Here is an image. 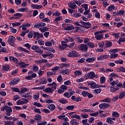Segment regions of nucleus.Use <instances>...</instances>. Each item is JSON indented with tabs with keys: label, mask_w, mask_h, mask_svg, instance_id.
Returning a JSON list of instances; mask_svg holds the SVG:
<instances>
[{
	"label": "nucleus",
	"mask_w": 125,
	"mask_h": 125,
	"mask_svg": "<svg viewBox=\"0 0 125 125\" xmlns=\"http://www.w3.org/2000/svg\"><path fill=\"white\" fill-rule=\"evenodd\" d=\"M88 48L87 45L84 44H82L79 46V49L81 50L82 51H87Z\"/></svg>",
	"instance_id": "obj_9"
},
{
	"label": "nucleus",
	"mask_w": 125,
	"mask_h": 125,
	"mask_svg": "<svg viewBox=\"0 0 125 125\" xmlns=\"http://www.w3.org/2000/svg\"><path fill=\"white\" fill-rule=\"evenodd\" d=\"M20 28H22L23 31H26L27 28L31 27V23H24L22 25H21Z\"/></svg>",
	"instance_id": "obj_7"
},
{
	"label": "nucleus",
	"mask_w": 125,
	"mask_h": 125,
	"mask_svg": "<svg viewBox=\"0 0 125 125\" xmlns=\"http://www.w3.org/2000/svg\"><path fill=\"white\" fill-rule=\"evenodd\" d=\"M96 58L95 57L87 58L85 60L86 62L87 63H92L94 61H95Z\"/></svg>",
	"instance_id": "obj_21"
},
{
	"label": "nucleus",
	"mask_w": 125,
	"mask_h": 125,
	"mask_svg": "<svg viewBox=\"0 0 125 125\" xmlns=\"http://www.w3.org/2000/svg\"><path fill=\"white\" fill-rule=\"evenodd\" d=\"M37 77V74L36 73H33L31 75L27 76L25 77V80H31Z\"/></svg>",
	"instance_id": "obj_17"
},
{
	"label": "nucleus",
	"mask_w": 125,
	"mask_h": 125,
	"mask_svg": "<svg viewBox=\"0 0 125 125\" xmlns=\"http://www.w3.org/2000/svg\"><path fill=\"white\" fill-rule=\"evenodd\" d=\"M45 91L46 92H53L54 90L52 89V88L48 87L45 89Z\"/></svg>",
	"instance_id": "obj_63"
},
{
	"label": "nucleus",
	"mask_w": 125,
	"mask_h": 125,
	"mask_svg": "<svg viewBox=\"0 0 125 125\" xmlns=\"http://www.w3.org/2000/svg\"><path fill=\"white\" fill-rule=\"evenodd\" d=\"M73 29V25L70 24H67V25L64 28V30L66 31H71Z\"/></svg>",
	"instance_id": "obj_29"
},
{
	"label": "nucleus",
	"mask_w": 125,
	"mask_h": 125,
	"mask_svg": "<svg viewBox=\"0 0 125 125\" xmlns=\"http://www.w3.org/2000/svg\"><path fill=\"white\" fill-rule=\"evenodd\" d=\"M101 89L99 88V89H96L93 90V92L94 94H99L100 92H101Z\"/></svg>",
	"instance_id": "obj_38"
},
{
	"label": "nucleus",
	"mask_w": 125,
	"mask_h": 125,
	"mask_svg": "<svg viewBox=\"0 0 125 125\" xmlns=\"http://www.w3.org/2000/svg\"><path fill=\"white\" fill-rule=\"evenodd\" d=\"M9 59L10 60H11L12 61H13L14 62H15V63H17V64H18L19 63V60L18 59H17V58L14 57H12V56H10L9 57Z\"/></svg>",
	"instance_id": "obj_31"
},
{
	"label": "nucleus",
	"mask_w": 125,
	"mask_h": 125,
	"mask_svg": "<svg viewBox=\"0 0 125 125\" xmlns=\"http://www.w3.org/2000/svg\"><path fill=\"white\" fill-rule=\"evenodd\" d=\"M94 117H90L88 120L89 124L90 125H91V124H93L94 123Z\"/></svg>",
	"instance_id": "obj_49"
},
{
	"label": "nucleus",
	"mask_w": 125,
	"mask_h": 125,
	"mask_svg": "<svg viewBox=\"0 0 125 125\" xmlns=\"http://www.w3.org/2000/svg\"><path fill=\"white\" fill-rule=\"evenodd\" d=\"M63 96L66 98H70V97H71V96L70 94V93L66 92L63 94Z\"/></svg>",
	"instance_id": "obj_45"
},
{
	"label": "nucleus",
	"mask_w": 125,
	"mask_h": 125,
	"mask_svg": "<svg viewBox=\"0 0 125 125\" xmlns=\"http://www.w3.org/2000/svg\"><path fill=\"white\" fill-rule=\"evenodd\" d=\"M13 27H16L17 26H20L21 25V22H15L12 23Z\"/></svg>",
	"instance_id": "obj_50"
},
{
	"label": "nucleus",
	"mask_w": 125,
	"mask_h": 125,
	"mask_svg": "<svg viewBox=\"0 0 125 125\" xmlns=\"http://www.w3.org/2000/svg\"><path fill=\"white\" fill-rule=\"evenodd\" d=\"M20 82V79L19 78H15L12 81L10 82V84L11 85H14L15 84H17L18 83Z\"/></svg>",
	"instance_id": "obj_11"
},
{
	"label": "nucleus",
	"mask_w": 125,
	"mask_h": 125,
	"mask_svg": "<svg viewBox=\"0 0 125 125\" xmlns=\"http://www.w3.org/2000/svg\"><path fill=\"white\" fill-rule=\"evenodd\" d=\"M39 30L41 31V33H44V32H46V31H47V28L46 27H44L39 28Z\"/></svg>",
	"instance_id": "obj_48"
},
{
	"label": "nucleus",
	"mask_w": 125,
	"mask_h": 125,
	"mask_svg": "<svg viewBox=\"0 0 125 125\" xmlns=\"http://www.w3.org/2000/svg\"><path fill=\"white\" fill-rule=\"evenodd\" d=\"M98 45L99 47L103 48L104 47V45H105V42H104V41H102L98 44Z\"/></svg>",
	"instance_id": "obj_40"
},
{
	"label": "nucleus",
	"mask_w": 125,
	"mask_h": 125,
	"mask_svg": "<svg viewBox=\"0 0 125 125\" xmlns=\"http://www.w3.org/2000/svg\"><path fill=\"white\" fill-rule=\"evenodd\" d=\"M64 41H62V46L61 45H60L59 46V49H60L61 50H63L64 49H65V48H66V47H67V46H68V45L66 43H68V42H74V38H72V37H68L67 38H65L64 39Z\"/></svg>",
	"instance_id": "obj_1"
},
{
	"label": "nucleus",
	"mask_w": 125,
	"mask_h": 125,
	"mask_svg": "<svg viewBox=\"0 0 125 125\" xmlns=\"http://www.w3.org/2000/svg\"><path fill=\"white\" fill-rule=\"evenodd\" d=\"M105 46L106 48L111 47V46H112V42L110 41H106L105 43Z\"/></svg>",
	"instance_id": "obj_34"
},
{
	"label": "nucleus",
	"mask_w": 125,
	"mask_h": 125,
	"mask_svg": "<svg viewBox=\"0 0 125 125\" xmlns=\"http://www.w3.org/2000/svg\"><path fill=\"white\" fill-rule=\"evenodd\" d=\"M29 89L26 88V87H23L21 88V93H25V92H27V91H29Z\"/></svg>",
	"instance_id": "obj_41"
},
{
	"label": "nucleus",
	"mask_w": 125,
	"mask_h": 125,
	"mask_svg": "<svg viewBox=\"0 0 125 125\" xmlns=\"http://www.w3.org/2000/svg\"><path fill=\"white\" fill-rule=\"evenodd\" d=\"M116 9H117V7H115L113 5H110L107 8V10H108V11H113V10H116Z\"/></svg>",
	"instance_id": "obj_27"
},
{
	"label": "nucleus",
	"mask_w": 125,
	"mask_h": 125,
	"mask_svg": "<svg viewBox=\"0 0 125 125\" xmlns=\"http://www.w3.org/2000/svg\"><path fill=\"white\" fill-rule=\"evenodd\" d=\"M95 38L97 41H102L104 38V35L103 34H94Z\"/></svg>",
	"instance_id": "obj_15"
},
{
	"label": "nucleus",
	"mask_w": 125,
	"mask_h": 125,
	"mask_svg": "<svg viewBox=\"0 0 125 125\" xmlns=\"http://www.w3.org/2000/svg\"><path fill=\"white\" fill-rule=\"evenodd\" d=\"M48 86L51 87L52 86V88H54V89H56V88L57 87V84H56V83H55V82L52 83H48L47 84Z\"/></svg>",
	"instance_id": "obj_26"
},
{
	"label": "nucleus",
	"mask_w": 125,
	"mask_h": 125,
	"mask_svg": "<svg viewBox=\"0 0 125 125\" xmlns=\"http://www.w3.org/2000/svg\"><path fill=\"white\" fill-rule=\"evenodd\" d=\"M42 119V116L39 114H37L35 117L34 119L36 120V121H40Z\"/></svg>",
	"instance_id": "obj_55"
},
{
	"label": "nucleus",
	"mask_w": 125,
	"mask_h": 125,
	"mask_svg": "<svg viewBox=\"0 0 125 125\" xmlns=\"http://www.w3.org/2000/svg\"><path fill=\"white\" fill-rule=\"evenodd\" d=\"M47 122L46 121H42L41 122L38 123L37 125H46Z\"/></svg>",
	"instance_id": "obj_64"
},
{
	"label": "nucleus",
	"mask_w": 125,
	"mask_h": 125,
	"mask_svg": "<svg viewBox=\"0 0 125 125\" xmlns=\"http://www.w3.org/2000/svg\"><path fill=\"white\" fill-rule=\"evenodd\" d=\"M100 82L101 83H104V82H106V78H105V77L102 76L101 77Z\"/></svg>",
	"instance_id": "obj_61"
},
{
	"label": "nucleus",
	"mask_w": 125,
	"mask_h": 125,
	"mask_svg": "<svg viewBox=\"0 0 125 125\" xmlns=\"http://www.w3.org/2000/svg\"><path fill=\"white\" fill-rule=\"evenodd\" d=\"M81 118H83V119H87V118H88V115L86 113H84V114L82 113L81 114Z\"/></svg>",
	"instance_id": "obj_52"
},
{
	"label": "nucleus",
	"mask_w": 125,
	"mask_h": 125,
	"mask_svg": "<svg viewBox=\"0 0 125 125\" xmlns=\"http://www.w3.org/2000/svg\"><path fill=\"white\" fill-rule=\"evenodd\" d=\"M41 84H46L47 83V80L44 77H42L40 79Z\"/></svg>",
	"instance_id": "obj_24"
},
{
	"label": "nucleus",
	"mask_w": 125,
	"mask_h": 125,
	"mask_svg": "<svg viewBox=\"0 0 125 125\" xmlns=\"http://www.w3.org/2000/svg\"><path fill=\"white\" fill-rule=\"evenodd\" d=\"M10 68V66L8 65H4L2 66V69L3 71H8Z\"/></svg>",
	"instance_id": "obj_39"
},
{
	"label": "nucleus",
	"mask_w": 125,
	"mask_h": 125,
	"mask_svg": "<svg viewBox=\"0 0 125 125\" xmlns=\"http://www.w3.org/2000/svg\"><path fill=\"white\" fill-rule=\"evenodd\" d=\"M112 116L115 118H118V117H120V114L116 111H114L112 114Z\"/></svg>",
	"instance_id": "obj_43"
},
{
	"label": "nucleus",
	"mask_w": 125,
	"mask_h": 125,
	"mask_svg": "<svg viewBox=\"0 0 125 125\" xmlns=\"http://www.w3.org/2000/svg\"><path fill=\"white\" fill-rule=\"evenodd\" d=\"M83 74V72L82 71V70H77L74 72V75L76 76V77H78V76H81V75Z\"/></svg>",
	"instance_id": "obj_28"
},
{
	"label": "nucleus",
	"mask_w": 125,
	"mask_h": 125,
	"mask_svg": "<svg viewBox=\"0 0 125 125\" xmlns=\"http://www.w3.org/2000/svg\"><path fill=\"white\" fill-rule=\"evenodd\" d=\"M87 85H90L91 88L94 89V88H96L98 87V85L96 84V83L93 81L89 82L87 83Z\"/></svg>",
	"instance_id": "obj_6"
},
{
	"label": "nucleus",
	"mask_w": 125,
	"mask_h": 125,
	"mask_svg": "<svg viewBox=\"0 0 125 125\" xmlns=\"http://www.w3.org/2000/svg\"><path fill=\"white\" fill-rule=\"evenodd\" d=\"M117 57H118V54H117V53L111 54H110L111 59H113L114 58H117Z\"/></svg>",
	"instance_id": "obj_56"
},
{
	"label": "nucleus",
	"mask_w": 125,
	"mask_h": 125,
	"mask_svg": "<svg viewBox=\"0 0 125 125\" xmlns=\"http://www.w3.org/2000/svg\"><path fill=\"white\" fill-rule=\"evenodd\" d=\"M75 108V106L74 105H68L66 107V109L68 110H74V108Z\"/></svg>",
	"instance_id": "obj_47"
},
{
	"label": "nucleus",
	"mask_w": 125,
	"mask_h": 125,
	"mask_svg": "<svg viewBox=\"0 0 125 125\" xmlns=\"http://www.w3.org/2000/svg\"><path fill=\"white\" fill-rule=\"evenodd\" d=\"M114 62L116 64H120L122 65V64H124V61L123 60H118L114 61Z\"/></svg>",
	"instance_id": "obj_42"
},
{
	"label": "nucleus",
	"mask_w": 125,
	"mask_h": 125,
	"mask_svg": "<svg viewBox=\"0 0 125 125\" xmlns=\"http://www.w3.org/2000/svg\"><path fill=\"white\" fill-rule=\"evenodd\" d=\"M5 108H6V114L7 116H10L11 114L10 113H12V109H11V107L5 105Z\"/></svg>",
	"instance_id": "obj_13"
},
{
	"label": "nucleus",
	"mask_w": 125,
	"mask_h": 125,
	"mask_svg": "<svg viewBox=\"0 0 125 125\" xmlns=\"http://www.w3.org/2000/svg\"><path fill=\"white\" fill-rule=\"evenodd\" d=\"M90 80H92L95 78V73L94 71L88 72L87 74Z\"/></svg>",
	"instance_id": "obj_14"
},
{
	"label": "nucleus",
	"mask_w": 125,
	"mask_h": 125,
	"mask_svg": "<svg viewBox=\"0 0 125 125\" xmlns=\"http://www.w3.org/2000/svg\"><path fill=\"white\" fill-rule=\"evenodd\" d=\"M125 13L124 10H121L117 12V14H116V15H123Z\"/></svg>",
	"instance_id": "obj_62"
},
{
	"label": "nucleus",
	"mask_w": 125,
	"mask_h": 125,
	"mask_svg": "<svg viewBox=\"0 0 125 125\" xmlns=\"http://www.w3.org/2000/svg\"><path fill=\"white\" fill-rule=\"evenodd\" d=\"M106 123H108V124H110V125H113V124H114V121L112 120L111 118L107 117L106 118Z\"/></svg>",
	"instance_id": "obj_37"
},
{
	"label": "nucleus",
	"mask_w": 125,
	"mask_h": 125,
	"mask_svg": "<svg viewBox=\"0 0 125 125\" xmlns=\"http://www.w3.org/2000/svg\"><path fill=\"white\" fill-rule=\"evenodd\" d=\"M101 102H106L107 103H110L111 102V99L110 98H107L101 101Z\"/></svg>",
	"instance_id": "obj_44"
},
{
	"label": "nucleus",
	"mask_w": 125,
	"mask_h": 125,
	"mask_svg": "<svg viewBox=\"0 0 125 125\" xmlns=\"http://www.w3.org/2000/svg\"><path fill=\"white\" fill-rule=\"evenodd\" d=\"M60 20H62V17L60 16L59 17H57L56 19H54V21L55 22H57V23H58V22H59Z\"/></svg>",
	"instance_id": "obj_54"
},
{
	"label": "nucleus",
	"mask_w": 125,
	"mask_h": 125,
	"mask_svg": "<svg viewBox=\"0 0 125 125\" xmlns=\"http://www.w3.org/2000/svg\"><path fill=\"white\" fill-rule=\"evenodd\" d=\"M108 58V55H101L97 57V60L101 61V60H104V59H106Z\"/></svg>",
	"instance_id": "obj_19"
},
{
	"label": "nucleus",
	"mask_w": 125,
	"mask_h": 125,
	"mask_svg": "<svg viewBox=\"0 0 125 125\" xmlns=\"http://www.w3.org/2000/svg\"><path fill=\"white\" fill-rule=\"evenodd\" d=\"M24 104V102L22 100H19L17 101V105H23Z\"/></svg>",
	"instance_id": "obj_59"
},
{
	"label": "nucleus",
	"mask_w": 125,
	"mask_h": 125,
	"mask_svg": "<svg viewBox=\"0 0 125 125\" xmlns=\"http://www.w3.org/2000/svg\"><path fill=\"white\" fill-rule=\"evenodd\" d=\"M72 16L73 17H75V18H79V17H81V16H82V14L80 13L73 14Z\"/></svg>",
	"instance_id": "obj_60"
},
{
	"label": "nucleus",
	"mask_w": 125,
	"mask_h": 125,
	"mask_svg": "<svg viewBox=\"0 0 125 125\" xmlns=\"http://www.w3.org/2000/svg\"><path fill=\"white\" fill-rule=\"evenodd\" d=\"M68 6L70 8H72V9H76L77 7H78V6L76 4V3L75 2V1L74 2H70L68 3Z\"/></svg>",
	"instance_id": "obj_8"
},
{
	"label": "nucleus",
	"mask_w": 125,
	"mask_h": 125,
	"mask_svg": "<svg viewBox=\"0 0 125 125\" xmlns=\"http://www.w3.org/2000/svg\"><path fill=\"white\" fill-rule=\"evenodd\" d=\"M18 66H19L20 67H21V68H25V67H28V66H29V64H26V63L20 61L18 62Z\"/></svg>",
	"instance_id": "obj_16"
},
{
	"label": "nucleus",
	"mask_w": 125,
	"mask_h": 125,
	"mask_svg": "<svg viewBox=\"0 0 125 125\" xmlns=\"http://www.w3.org/2000/svg\"><path fill=\"white\" fill-rule=\"evenodd\" d=\"M70 124H71V125H78V124H79V122H78L77 120H72L71 121Z\"/></svg>",
	"instance_id": "obj_57"
},
{
	"label": "nucleus",
	"mask_w": 125,
	"mask_h": 125,
	"mask_svg": "<svg viewBox=\"0 0 125 125\" xmlns=\"http://www.w3.org/2000/svg\"><path fill=\"white\" fill-rule=\"evenodd\" d=\"M58 101V102L61 103L62 104H67V103H68V101H67V100H66L65 98H62L59 99Z\"/></svg>",
	"instance_id": "obj_23"
},
{
	"label": "nucleus",
	"mask_w": 125,
	"mask_h": 125,
	"mask_svg": "<svg viewBox=\"0 0 125 125\" xmlns=\"http://www.w3.org/2000/svg\"><path fill=\"white\" fill-rule=\"evenodd\" d=\"M44 88H45L44 85H42L40 87L32 88V89H37V90H40V89H44Z\"/></svg>",
	"instance_id": "obj_46"
},
{
	"label": "nucleus",
	"mask_w": 125,
	"mask_h": 125,
	"mask_svg": "<svg viewBox=\"0 0 125 125\" xmlns=\"http://www.w3.org/2000/svg\"><path fill=\"white\" fill-rule=\"evenodd\" d=\"M16 40V39H15L14 36H10L8 40V42L10 44V45H12V46H14V42H15Z\"/></svg>",
	"instance_id": "obj_3"
},
{
	"label": "nucleus",
	"mask_w": 125,
	"mask_h": 125,
	"mask_svg": "<svg viewBox=\"0 0 125 125\" xmlns=\"http://www.w3.org/2000/svg\"><path fill=\"white\" fill-rule=\"evenodd\" d=\"M112 85H116L119 88V87L123 86V83H121L119 80H116L112 83Z\"/></svg>",
	"instance_id": "obj_10"
},
{
	"label": "nucleus",
	"mask_w": 125,
	"mask_h": 125,
	"mask_svg": "<svg viewBox=\"0 0 125 125\" xmlns=\"http://www.w3.org/2000/svg\"><path fill=\"white\" fill-rule=\"evenodd\" d=\"M31 49L35 50L37 53H40V54H42L43 53V51L42 50L39 46L33 45L31 47Z\"/></svg>",
	"instance_id": "obj_2"
},
{
	"label": "nucleus",
	"mask_w": 125,
	"mask_h": 125,
	"mask_svg": "<svg viewBox=\"0 0 125 125\" xmlns=\"http://www.w3.org/2000/svg\"><path fill=\"white\" fill-rule=\"evenodd\" d=\"M28 9L27 7L20 8L19 9V12H25V11Z\"/></svg>",
	"instance_id": "obj_51"
},
{
	"label": "nucleus",
	"mask_w": 125,
	"mask_h": 125,
	"mask_svg": "<svg viewBox=\"0 0 125 125\" xmlns=\"http://www.w3.org/2000/svg\"><path fill=\"white\" fill-rule=\"evenodd\" d=\"M101 71L102 72H104V73H109V72H114V70L112 69H104V68H101Z\"/></svg>",
	"instance_id": "obj_30"
},
{
	"label": "nucleus",
	"mask_w": 125,
	"mask_h": 125,
	"mask_svg": "<svg viewBox=\"0 0 125 125\" xmlns=\"http://www.w3.org/2000/svg\"><path fill=\"white\" fill-rule=\"evenodd\" d=\"M119 89H120V88L117 86H113V87H111L110 88V91L111 92H115L116 91H117V90H119Z\"/></svg>",
	"instance_id": "obj_32"
},
{
	"label": "nucleus",
	"mask_w": 125,
	"mask_h": 125,
	"mask_svg": "<svg viewBox=\"0 0 125 125\" xmlns=\"http://www.w3.org/2000/svg\"><path fill=\"white\" fill-rule=\"evenodd\" d=\"M34 38L36 39V40H39V39L43 38V35H42V34H40L38 32H35Z\"/></svg>",
	"instance_id": "obj_12"
},
{
	"label": "nucleus",
	"mask_w": 125,
	"mask_h": 125,
	"mask_svg": "<svg viewBox=\"0 0 125 125\" xmlns=\"http://www.w3.org/2000/svg\"><path fill=\"white\" fill-rule=\"evenodd\" d=\"M47 108L49 109L50 111H54V110H55V108H56V106H55V104H52L48 105Z\"/></svg>",
	"instance_id": "obj_20"
},
{
	"label": "nucleus",
	"mask_w": 125,
	"mask_h": 125,
	"mask_svg": "<svg viewBox=\"0 0 125 125\" xmlns=\"http://www.w3.org/2000/svg\"><path fill=\"white\" fill-rule=\"evenodd\" d=\"M33 36H35V31H30L28 34V38H29V39H32Z\"/></svg>",
	"instance_id": "obj_35"
},
{
	"label": "nucleus",
	"mask_w": 125,
	"mask_h": 125,
	"mask_svg": "<svg viewBox=\"0 0 125 125\" xmlns=\"http://www.w3.org/2000/svg\"><path fill=\"white\" fill-rule=\"evenodd\" d=\"M54 42V41L53 40H52L51 41H46V42H45V46H51Z\"/></svg>",
	"instance_id": "obj_25"
},
{
	"label": "nucleus",
	"mask_w": 125,
	"mask_h": 125,
	"mask_svg": "<svg viewBox=\"0 0 125 125\" xmlns=\"http://www.w3.org/2000/svg\"><path fill=\"white\" fill-rule=\"evenodd\" d=\"M4 124L5 125H15L12 121H4Z\"/></svg>",
	"instance_id": "obj_36"
},
{
	"label": "nucleus",
	"mask_w": 125,
	"mask_h": 125,
	"mask_svg": "<svg viewBox=\"0 0 125 125\" xmlns=\"http://www.w3.org/2000/svg\"><path fill=\"white\" fill-rule=\"evenodd\" d=\"M100 108L102 110H104L106 109V108H110V104H106L105 103L101 104H99Z\"/></svg>",
	"instance_id": "obj_5"
},
{
	"label": "nucleus",
	"mask_w": 125,
	"mask_h": 125,
	"mask_svg": "<svg viewBox=\"0 0 125 125\" xmlns=\"http://www.w3.org/2000/svg\"><path fill=\"white\" fill-rule=\"evenodd\" d=\"M81 112H85V113H93V110L91 108L86 107L85 108H83Z\"/></svg>",
	"instance_id": "obj_18"
},
{
	"label": "nucleus",
	"mask_w": 125,
	"mask_h": 125,
	"mask_svg": "<svg viewBox=\"0 0 125 125\" xmlns=\"http://www.w3.org/2000/svg\"><path fill=\"white\" fill-rule=\"evenodd\" d=\"M40 98V93H37L36 94L34 95L33 96V99H34L35 100H38L39 98Z\"/></svg>",
	"instance_id": "obj_53"
},
{
	"label": "nucleus",
	"mask_w": 125,
	"mask_h": 125,
	"mask_svg": "<svg viewBox=\"0 0 125 125\" xmlns=\"http://www.w3.org/2000/svg\"><path fill=\"white\" fill-rule=\"evenodd\" d=\"M125 42V38L121 37L118 41L117 42L118 43H119V44H122V42Z\"/></svg>",
	"instance_id": "obj_33"
},
{
	"label": "nucleus",
	"mask_w": 125,
	"mask_h": 125,
	"mask_svg": "<svg viewBox=\"0 0 125 125\" xmlns=\"http://www.w3.org/2000/svg\"><path fill=\"white\" fill-rule=\"evenodd\" d=\"M81 24L83 25V28H85L86 29H89L90 27L91 26V23H90L89 22H84L83 21H80Z\"/></svg>",
	"instance_id": "obj_4"
},
{
	"label": "nucleus",
	"mask_w": 125,
	"mask_h": 125,
	"mask_svg": "<svg viewBox=\"0 0 125 125\" xmlns=\"http://www.w3.org/2000/svg\"><path fill=\"white\" fill-rule=\"evenodd\" d=\"M103 4L104 7H107L109 4L107 2V0H105L104 1H103Z\"/></svg>",
	"instance_id": "obj_58"
},
{
	"label": "nucleus",
	"mask_w": 125,
	"mask_h": 125,
	"mask_svg": "<svg viewBox=\"0 0 125 125\" xmlns=\"http://www.w3.org/2000/svg\"><path fill=\"white\" fill-rule=\"evenodd\" d=\"M31 7L33 9H41V8H42L43 6H42V5H36V4H32L31 5Z\"/></svg>",
	"instance_id": "obj_22"
}]
</instances>
